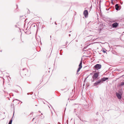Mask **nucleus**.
I'll return each mask as SVG.
<instances>
[{"instance_id": "obj_15", "label": "nucleus", "mask_w": 124, "mask_h": 124, "mask_svg": "<svg viewBox=\"0 0 124 124\" xmlns=\"http://www.w3.org/2000/svg\"><path fill=\"white\" fill-rule=\"evenodd\" d=\"M86 48H85V47H84L83 48V50L84 51H86V50H85V49Z\"/></svg>"}, {"instance_id": "obj_10", "label": "nucleus", "mask_w": 124, "mask_h": 124, "mask_svg": "<svg viewBox=\"0 0 124 124\" xmlns=\"http://www.w3.org/2000/svg\"><path fill=\"white\" fill-rule=\"evenodd\" d=\"M82 61L81 60L80 61V63L79 65V67H80L81 68H82Z\"/></svg>"}, {"instance_id": "obj_14", "label": "nucleus", "mask_w": 124, "mask_h": 124, "mask_svg": "<svg viewBox=\"0 0 124 124\" xmlns=\"http://www.w3.org/2000/svg\"><path fill=\"white\" fill-rule=\"evenodd\" d=\"M103 52L104 53H106V50L105 49H103Z\"/></svg>"}, {"instance_id": "obj_9", "label": "nucleus", "mask_w": 124, "mask_h": 124, "mask_svg": "<svg viewBox=\"0 0 124 124\" xmlns=\"http://www.w3.org/2000/svg\"><path fill=\"white\" fill-rule=\"evenodd\" d=\"M115 7L116 9V10H119V7L118 6V4H116L115 5Z\"/></svg>"}, {"instance_id": "obj_6", "label": "nucleus", "mask_w": 124, "mask_h": 124, "mask_svg": "<svg viewBox=\"0 0 124 124\" xmlns=\"http://www.w3.org/2000/svg\"><path fill=\"white\" fill-rule=\"evenodd\" d=\"M108 79V78H101V79L100 80L101 81V82H103L105 81L106 80H107Z\"/></svg>"}, {"instance_id": "obj_2", "label": "nucleus", "mask_w": 124, "mask_h": 124, "mask_svg": "<svg viewBox=\"0 0 124 124\" xmlns=\"http://www.w3.org/2000/svg\"><path fill=\"white\" fill-rule=\"evenodd\" d=\"M122 93L120 92H119V93H116V95L119 99H121L122 98Z\"/></svg>"}, {"instance_id": "obj_5", "label": "nucleus", "mask_w": 124, "mask_h": 124, "mask_svg": "<svg viewBox=\"0 0 124 124\" xmlns=\"http://www.w3.org/2000/svg\"><path fill=\"white\" fill-rule=\"evenodd\" d=\"M83 14L85 17H87L88 14V11L86 10H85Z\"/></svg>"}, {"instance_id": "obj_18", "label": "nucleus", "mask_w": 124, "mask_h": 124, "mask_svg": "<svg viewBox=\"0 0 124 124\" xmlns=\"http://www.w3.org/2000/svg\"><path fill=\"white\" fill-rule=\"evenodd\" d=\"M122 76H124V75H123Z\"/></svg>"}, {"instance_id": "obj_4", "label": "nucleus", "mask_w": 124, "mask_h": 124, "mask_svg": "<svg viewBox=\"0 0 124 124\" xmlns=\"http://www.w3.org/2000/svg\"><path fill=\"white\" fill-rule=\"evenodd\" d=\"M101 67V64H97L94 67V68L95 69V70H98L100 69Z\"/></svg>"}, {"instance_id": "obj_22", "label": "nucleus", "mask_w": 124, "mask_h": 124, "mask_svg": "<svg viewBox=\"0 0 124 124\" xmlns=\"http://www.w3.org/2000/svg\"><path fill=\"white\" fill-rule=\"evenodd\" d=\"M50 106H51V107H52V106H51V105H50Z\"/></svg>"}, {"instance_id": "obj_21", "label": "nucleus", "mask_w": 124, "mask_h": 124, "mask_svg": "<svg viewBox=\"0 0 124 124\" xmlns=\"http://www.w3.org/2000/svg\"><path fill=\"white\" fill-rule=\"evenodd\" d=\"M41 115H42V113H41Z\"/></svg>"}, {"instance_id": "obj_17", "label": "nucleus", "mask_w": 124, "mask_h": 124, "mask_svg": "<svg viewBox=\"0 0 124 124\" xmlns=\"http://www.w3.org/2000/svg\"><path fill=\"white\" fill-rule=\"evenodd\" d=\"M34 119V118L33 119V120H32V121H33V120Z\"/></svg>"}, {"instance_id": "obj_8", "label": "nucleus", "mask_w": 124, "mask_h": 124, "mask_svg": "<svg viewBox=\"0 0 124 124\" xmlns=\"http://www.w3.org/2000/svg\"><path fill=\"white\" fill-rule=\"evenodd\" d=\"M101 82V81L100 80H99L96 83H94V85H98V84L100 83Z\"/></svg>"}, {"instance_id": "obj_19", "label": "nucleus", "mask_w": 124, "mask_h": 124, "mask_svg": "<svg viewBox=\"0 0 124 124\" xmlns=\"http://www.w3.org/2000/svg\"><path fill=\"white\" fill-rule=\"evenodd\" d=\"M55 24H56V22H55Z\"/></svg>"}, {"instance_id": "obj_1", "label": "nucleus", "mask_w": 124, "mask_h": 124, "mask_svg": "<svg viewBox=\"0 0 124 124\" xmlns=\"http://www.w3.org/2000/svg\"><path fill=\"white\" fill-rule=\"evenodd\" d=\"M21 73L23 75H28L29 72L28 70L26 69H23L21 71Z\"/></svg>"}, {"instance_id": "obj_16", "label": "nucleus", "mask_w": 124, "mask_h": 124, "mask_svg": "<svg viewBox=\"0 0 124 124\" xmlns=\"http://www.w3.org/2000/svg\"><path fill=\"white\" fill-rule=\"evenodd\" d=\"M70 36V34L69 35V36Z\"/></svg>"}, {"instance_id": "obj_13", "label": "nucleus", "mask_w": 124, "mask_h": 124, "mask_svg": "<svg viewBox=\"0 0 124 124\" xmlns=\"http://www.w3.org/2000/svg\"><path fill=\"white\" fill-rule=\"evenodd\" d=\"M124 85V82H122L121 83V86H122V85Z\"/></svg>"}, {"instance_id": "obj_20", "label": "nucleus", "mask_w": 124, "mask_h": 124, "mask_svg": "<svg viewBox=\"0 0 124 124\" xmlns=\"http://www.w3.org/2000/svg\"><path fill=\"white\" fill-rule=\"evenodd\" d=\"M55 24H56V22H55Z\"/></svg>"}, {"instance_id": "obj_7", "label": "nucleus", "mask_w": 124, "mask_h": 124, "mask_svg": "<svg viewBox=\"0 0 124 124\" xmlns=\"http://www.w3.org/2000/svg\"><path fill=\"white\" fill-rule=\"evenodd\" d=\"M118 25V24L117 23H115L112 24V26L113 28H116L117 26Z\"/></svg>"}, {"instance_id": "obj_11", "label": "nucleus", "mask_w": 124, "mask_h": 124, "mask_svg": "<svg viewBox=\"0 0 124 124\" xmlns=\"http://www.w3.org/2000/svg\"><path fill=\"white\" fill-rule=\"evenodd\" d=\"M81 68V67H79L78 68L77 70V72H78L80 70V69Z\"/></svg>"}, {"instance_id": "obj_12", "label": "nucleus", "mask_w": 124, "mask_h": 124, "mask_svg": "<svg viewBox=\"0 0 124 124\" xmlns=\"http://www.w3.org/2000/svg\"><path fill=\"white\" fill-rule=\"evenodd\" d=\"M12 122V119L10 120V121L9 122L8 124H11Z\"/></svg>"}, {"instance_id": "obj_3", "label": "nucleus", "mask_w": 124, "mask_h": 124, "mask_svg": "<svg viewBox=\"0 0 124 124\" xmlns=\"http://www.w3.org/2000/svg\"><path fill=\"white\" fill-rule=\"evenodd\" d=\"M99 73H95L93 75V76L92 78L93 79V80L92 82H94V80H96V79H97V78L98 76Z\"/></svg>"}]
</instances>
